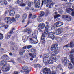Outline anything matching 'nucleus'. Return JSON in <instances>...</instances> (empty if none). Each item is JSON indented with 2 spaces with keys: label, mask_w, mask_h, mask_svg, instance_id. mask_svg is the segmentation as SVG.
<instances>
[{
  "label": "nucleus",
  "mask_w": 74,
  "mask_h": 74,
  "mask_svg": "<svg viewBox=\"0 0 74 74\" xmlns=\"http://www.w3.org/2000/svg\"><path fill=\"white\" fill-rule=\"evenodd\" d=\"M38 27H40L41 29H44V27H45V24H44V23H40L38 25Z\"/></svg>",
  "instance_id": "nucleus-17"
},
{
  "label": "nucleus",
  "mask_w": 74,
  "mask_h": 74,
  "mask_svg": "<svg viewBox=\"0 0 74 74\" xmlns=\"http://www.w3.org/2000/svg\"><path fill=\"white\" fill-rule=\"evenodd\" d=\"M45 23L47 25L46 26V27H47L48 28H49V27H50V24H49V23L48 22H45Z\"/></svg>",
  "instance_id": "nucleus-32"
},
{
  "label": "nucleus",
  "mask_w": 74,
  "mask_h": 74,
  "mask_svg": "<svg viewBox=\"0 0 74 74\" xmlns=\"http://www.w3.org/2000/svg\"><path fill=\"white\" fill-rule=\"evenodd\" d=\"M59 53V51L58 50H55L54 52H53V54H52L49 58V59L48 61V62L49 64H52L53 62H56V60L57 58L55 57H53V56H55L56 55H57Z\"/></svg>",
  "instance_id": "nucleus-2"
},
{
  "label": "nucleus",
  "mask_w": 74,
  "mask_h": 74,
  "mask_svg": "<svg viewBox=\"0 0 74 74\" xmlns=\"http://www.w3.org/2000/svg\"><path fill=\"white\" fill-rule=\"evenodd\" d=\"M43 73L45 74H56V72H51V71L50 69H47L46 68H44L43 70Z\"/></svg>",
  "instance_id": "nucleus-6"
},
{
  "label": "nucleus",
  "mask_w": 74,
  "mask_h": 74,
  "mask_svg": "<svg viewBox=\"0 0 74 74\" xmlns=\"http://www.w3.org/2000/svg\"><path fill=\"white\" fill-rule=\"evenodd\" d=\"M72 7L74 9V4L72 6Z\"/></svg>",
  "instance_id": "nucleus-63"
},
{
  "label": "nucleus",
  "mask_w": 74,
  "mask_h": 74,
  "mask_svg": "<svg viewBox=\"0 0 74 74\" xmlns=\"http://www.w3.org/2000/svg\"><path fill=\"white\" fill-rule=\"evenodd\" d=\"M35 3V7L36 8H40V0H34Z\"/></svg>",
  "instance_id": "nucleus-8"
},
{
  "label": "nucleus",
  "mask_w": 74,
  "mask_h": 74,
  "mask_svg": "<svg viewBox=\"0 0 74 74\" xmlns=\"http://www.w3.org/2000/svg\"><path fill=\"white\" fill-rule=\"evenodd\" d=\"M20 18V15L19 14H17L15 16V18L14 19H15V21H16V20L18 21V20H19V19Z\"/></svg>",
  "instance_id": "nucleus-25"
},
{
  "label": "nucleus",
  "mask_w": 74,
  "mask_h": 74,
  "mask_svg": "<svg viewBox=\"0 0 74 74\" xmlns=\"http://www.w3.org/2000/svg\"><path fill=\"white\" fill-rule=\"evenodd\" d=\"M58 47V44H56L53 45L51 48V51H52L55 50V49H56V47Z\"/></svg>",
  "instance_id": "nucleus-19"
},
{
  "label": "nucleus",
  "mask_w": 74,
  "mask_h": 74,
  "mask_svg": "<svg viewBox=\"0 0 74 74\" xmlns=\"http://www.w3.org/2000/svg\"><path fill=\"white\" fill-rule=\"evenodd\" d=\"M32 47V46L31 45H29L27 47V48L28 49H30V48H31Z\"/></svg>",
  "instance_id": "nucleus-48"
},
{
  "label": "nucleus",
  "mask_w": 74,
  "mask_h": 74,
  "mask_svg": "<svg viewBox=\"0 0 74 74\" xmlns=\"http://www.w3.org/2000/svg\"><path fill=\"white\" fill-rule=\"evenodd\" d=\"M42 19L39 18L38 19V22H41L42 21Z\"/></svg>",
  "instance_id": "nucleus-46"
},
{
  "label": "nucleus",
  "mask_w": 74,
  "mask_h": 74,
  "mask_svg": "<svg viewBox=\"0 0 74 74\" xmlns=\"http://www.w3.org/2000/svg\"><path fill=\"white\" fill-rule=\"evenodd\" d=\"M55 34L53 32H49L48 33V36L49 38H51L52 40H53L55 39Z\"/></svg>",
  "instance_id": "nucleus-11"
},
{
  "label": "nucleus",
  "mask_w": 74,
  "mask_h": 74,
  "mask_svg": "<svg viewBox=\"0 0 74 74\" xmlns=\"http://www.w3.org/2000/svg\"><path fill=\"white\" fill-rule=\"evenodd\" d=\"M53 70L54 71H57V68L56 67H53L52 68Z\"/></svg>",
  "instance_id": "nucleus-45"
},
{
  "label": "nucleus",
  "mask_w": 74,
  "mask_h": 74,
  "mask_svg": "<svg viewBox=\"0 0 74 74\" xmlns=\"http://www.w3.org/2000/svg\"><path fill=\"white\" fill-rule=\"evenodd\" d=\"M60 15L59 14H58L57 15L54 16V17L55 19H56V18H58V17H60Z\"/></svg>",
  "instance_id": "nucleus-42"
},
{
  "label": "nucleus",
  "mask_w": 74,
  "mask_h": 74,
  "mask_svg": "<svg viewBox=\"0 0 74 74\" xmlns=\"http://www.w3.org/2000/svg\"><path fill=\"white\" fill-rule=\"evenodd\" d=\"M46 14L47 15H48L49 14V12L48 11H47L46 12Z\"/></svg>",
  "instance_id": "nucleus-55"
},
{
  "label": "nucleus",
  "mask_w": 74,
  "mask_h": 74,
  "mask_svg": "<svg viewBox=\"0 0 74 74\" xmlns=\"http://www.w3.org/2000/svg\"><path fill=\"white\" fill-rule=\"evenodd\" d=\"M37 31H35L32 35H31L27 37L28 39H30V41L31 42V44H36L38 43V41L37 40Z\"/></svg>",
  "instance_id": "nucleus-1"
},
{
  "label": "nucleus",
  "mask_w": 74,
  "mask_h": 74,
  "mask_svg": "<svg viewBox=\"0 0 74 74\" xmlns=\"http://www.w3.org/2000/svg\"><path fill=\"white\" fill-rule=\"evenodd\" d=\"M27 5L29 6V7H31V3L30 1H27Z\"/></svg>",
  "instance_id": "nucleus-39"
},
{
  "label": "nucleus",
  "mask_w": 74,
  "mask_h": 74,
  "mask_svg": "<svg viewBox=\"0 0 74 74\" xmlns=\"http://www.w3.org/2000/svg\"><path fill=\"white\" fill-rule=\"evenodd\" d=\"M43 4H46V6L47 7H49V8H51L53 7V5L54 4V3H52L51 0H43L42 3V6L43 5Z\"/></svg>",
  "instance_id": "nucleus-3"
},
{
  "label": "nucleus",
  "mask_w": 74,
  "mask_h": 74,
  "mask_svg": "<svg viewBox=\"0 0 74 74\" xmlns=\"http://www.w3.org/2000/svg\"><path fill=\"white\" fill-rule=\"evenodd\" d=\"M30 10L32 11H34V9L33 8H30Z\"/></svg>",
  "instance_id": "nucleus-49"
},
{
  "label": "nucleus",
  "mask_w": 74,
  "mask_h": 74,
  "mask_svg": "<svg viewBox=\"0 0 74 74\" xmlns=\"http://www.w3.org/2000/svg\"><path fill=\"white\" fill-rule=\"evenodd\" d=\"M38 66L39 67H41V66L39 64H38Z\"/></svg>",
  "instance_id": "nucleus-59"
},
{
  "label": "nucleus",
  "mask_w": 74,
  "mask_h": 74,
  "mask_svg": "<svg viewBox=\"0 0 74 74\" xmlns=\"http://www.w3.org/2000/svg\"><path fill=\"white\" fill-rule=\"evenodd\" d=\"M11 44H12V46L10 47V48L12 49H15V50H16L18 49V48H17V46H15V45H14V43L11 42Z\"/></svg>",
  "instance_id": "nucleus-18"
},
{
  "label": "nucleus",
  "mask_w": 74,
  "mask_h": 74,
  "mask_svg": "<svg viewBox=\"0 0 74 74\" xmlns=\"http://www.w3.org/2000/svg\"><path fill=\"white\" fill-rule=\"evenodd\" d=\"M15 30V29L14 28H13L12 29V30L10 32V34H12V30Z\"/></svg>",
  "instance_id": "nucleus-50"
},
{
  "label": "nucleus",
  "mask_w": 74,
  "mask_h": 74,
  "mask_svg": "<svg viewBox=\"0 0 74 74\" xmlns=\"http://www.w3.org/2000/svg\"><path fill=\"white\" fill-rule=\"evenodd\" d=\"M63 32V29L62 28H60L58 29L55 31V33L57 35H59L60 34L62 33Z\"/></svg>",
  "instance_id": "nucleus-9"
},
{
  "label": "nucleus",
  "mask_w": 74,
  "mask_h": 74,
  "mask_svg": "<svg viewBox=\"0 0 74 74\" xmlns=\"http://www.w3.org/2000/svg\"><path fill=\"white\" fill-rule=\"evenodd\" d=\"M10 37H11L10 35H7L6 36L5 38V39H6V40H8V39H9V38H10Z\"/></svg>",
  "instance_id": "nucleus-35"
},
{
  "label": "nucleus",
  "mask_w": 74,
  "mask_h": 74,
  "mask_svg": "<svg viewBox=\"0 0 74 74\" xmlns=\"http://www.w3.org/2000/svg\"><path fill=\"white\" fill-rule=\"evenodd\" d=\"M9 55H10V56H12L13 55V54H12V53H9Z\"/></svg>",
  "instance_id": "nucleus-56"
},
{
  "label": "nucleus",
  "mask_w": 74,
  "mask_h": 74,
  "mask_svg": "<svg viewBox=\"0 0 74 74\" xmlns=\"http://www.w3.org/2000/svg\"><path fill=\"white\" fill-rule=\"evenodd\" d=\"M68 67L69 69H73V65L71 63H69V66H68Z\"/></svg>",
  "instance_id": "nucleus-31"
},
{
  "label": "nucleus",
  "mask_w": 74,
  "mask_h": 74,
  "mask_svg": "<svg viewBox=\"0 0 74 74\" xmlns=\"http://www.w3.org/2000/svg\"><path fill=\"white\" fill-rule=\"evenodd\" d=\"M30 71L28 70H25V72L26 74H29V72Z\"/></svg>",
  "instance_id": "nucleus-41"
},
{
  "label": "nucleus",
  "mask_w": 74,
  "mask_h": 74,
  "mask_svg": "<svg viewBox=\"0 0 74 74\" xmlns=\"http://www.w3.org/2000/svg\"><path fill=\"white\" fill-rule=\"evenodd\" d=\"M45 35L43 33L41 38V40H45Z\"/></svg>",
  "instance_id": "nucleus-37"
},
{
  "label": "nucleus",
  "mask_w": 74,
  "mask_h": 74,
  "mask_svg": "<svg viewBox=\"0 0 74 74\" xmlns=\"http://www.w3.org/2000/svg\"><path fill=\"white\" fill-rule=\"evenodd\" d=\"M58 11L60 14H62V12H63V10H62V9L60 8L58 9Z\"/></svg>",
  "instance_id": "nucleus-36"
},
{
  "label": "nucleus",
  "mask_w": 74,
  "mask_h": 74,
  "mask_svg": "<svg viewBox=\"0 0 74 74\" xmlns=\"http://www.w3.org/2000/svg\"><path fill=\"white\" fill-rule=\"evenodd\" d=\"M22 69L23 70H29V71H30L31 70L30 68H28L27 66H23L22 67Z\"/></svg>",
  "instance_id": "nucleus-22"
},
{
  "label": "nucleus",
  "mask_w": 74,
  "mask_h": 74,
  "mask_svg": "<svg viewBox=\"0 0 74 74\" xmlns=\"http://www.w3.org/2000/svg\"><path fill=\"white\" fill-rule=\"evenodd\" d=\"M56 27V25H55L53 26V28L54 29H55V28Z\"/></svg>",
  "instance_id": "nucleus-60"
},
{
  "label": "nucleus",
  "mask_w": 74,
  "mask_h": 74,
  "mask_svg": "<svg viewBox=\"0 0 74 74\" xmlns=\"http://www.w3.org/2000/svg\"><path fill=\"white\" fill-rule=\"evenodd\" d=\"M5 21L8 23L11 24V23H12L13 22H15L16 20L14 19V17L11 18L10 17H7L5 18Z\"/></svg>",
  "instance_id": "nucleus-5"
},
{
  "label": "nucleus",
  "mask_w": 74,
  "mask_h": 74,
  "mask_svg": "<svg viewBox=\"0 0 74 74\" xmlns=\"http://www.w3.org/2000/svg\"><path fill=\"white\" fill-rule=\"evenodd\" d=\"M26 37H27L26 36H24L23 37L22 40L24 42H26Z\"/></svg>",
  "instance_id": "nucleus-29"
},
{
  "label": "nucleus",
  "mask_w": 74,
  "mask_h": 74,
  "mask_svg": "<svg viewBox=\"0 0 74 74\" xmlns=\"http://www.w3.org/2000/svg\"><path fill=\"white\" fill-rule=\"evenodd\" d=\"M27 32L28 34H30L32 33V29H29L27 31Z\"/></svg>",
  "instance_id": "nucleus-40"
},
{
  "label": "nucleus",
  "mask_w": 74,
  "mask_h": 74,
  "mask_svg": "<svg viewBox=\"0 0 74 74\" xmlns=\"http://www.w3.org/2000/svg\"><path fill=\"white\" fill-rule=\"evenodd\" d=\"M2 59L3 60L4 62L3 61L2 62H3V63L5 64L6 63H7V61L6 60L7 59H8V56L6 55H3L1 57Z\"/></svg>",
  "instance_id": "nucleus-10"
},
{
  "label": "nucleus",
  "mask_w": 74,
  "mask_h": 74,
  "mask_svg": "<svg viewBox=\"0 0 74 74\" xmlns=\"http://www.w3.org/2000/svg\"><path fill=\"white\" fill-rule=\"evenodd\" d=\"M17 1L18 3L19 4V5L23 3V0H18Z\"/></svg>",
  "instance_id": "nucleus-38"
},
{
  "label": "nucleus",
  "mask_w": 74,
  "mask_h": 74,
  "mask_svg": "<svg viewBox=\"0 0 74 74\" xmlns=\"http://www.w3.org/2000/svg\"><path fill=\"white\" fill-rule=\"evenodd\" d=\"M65 29L66 30H67V29H69V27L67 26V27H65Z\"/></svg>",
  "instance_id": "nucleus-53"
},
{
  "label": "nucleus",
  "mask_w": 74,
  "mask_h": 74,
  "mask_svg": "<svg viewBox=\"0 0 74 74\" xmlns=\"http://www.w3.org/2000/svg\"><path fill=\"white\" fill-rule=\"evenodd\" d=\"M61 1H65L66 2V1H67V0H61Z\"/></svg>",
  "instance_id": "nucleus-62"
},
{
  "label": "nucleus",
  "mask_w": 74,
  "mask_h": 74,
  "mask_svg": "<svg viewBox=\"0 0 74 74\" xmlns=\"http://www.w3.org/2000/svg\"><path fill=\"white\" fill-rule=\"evenodd\" d=\"M69 62V61L67 60V58L65 57L64 58L63 62L64 65H66L67 63Z\"/></svg>",
  "instance_id": "nucleus-21"
},
{
  "label": "nucleus",
  "mask_w": 74,
  "mask_h": 74,
  "mask_svg": "<svg viewBox=\"0 0 74 74\" xmlns=\"http://www.w3.org/2000/svg\"><path fill=\"white\" fill-rule=\"evenodd\" d=\"M72 19L71 16H70L69 15H67L66 18V21H68V22H70V21H71Z\"/></svg>",
  "instance_id": "nucleus-23"
},
{
  "label": "nucleus",
  "mask_w": 74,
  "mask_h": 74,
  "mask_svg": "<svg viewBox=\"0 0 74 74\" xmlns=\"http://www.w3.org/2000/svg\"><path fill=\"white\" fill-rule=\"evenodd\" d=\"M0 3H1L2 4H4V5L7 4V1L4 0H0Z\"/></svg>",
  "instance_id": "nucleus-24"
},
{
  "label": "nucleus",
  "mask_w": 74,
  "mask_h": 74,
  "mask_svg": "<svg viewBox=\"0 0 74 74\" xmlns=\"http://www.w3.org/2000/svg\"><path fill=\"white\" fill-rule=\"evenodd\" d=\"M31 52L32 53H33V54H32L31 53H29V56H30L31 57H32L33 58H35L37 55V53H36V50H35V49H31Z\"/></svg>",
  "instance_id": "nucleus-7"
},
{
  "label": "nucleus",
  "mask_w": 74,
  "mask_h": 74,
  "mask_svg": "<svg viewBox=\"0 0 74 74\" xmlns=\"http://www.w3.org/2000/svg\"><path fill=\"white\" fill-rule=\"evenodd\" d=\"M24 32H27V30L26 29H25V30H24Z\"/></svg>",
  "instance_id": "nucleus-61"
},
{
  "label": "nucleus",
  "mask_w": 74,
  "mask_h": 74,
  "mask_svg": "<svg viewBox=\"0 0 74 74\" xmlns=\"http://www.w3.org/2000/svg\"><path fill=\"white\" fill-rule=\"evenodd\" d=\"M48 27H45V30L44 33L45 34H47L48 33Z\"/></svg>",
  "instance_id": "nucleus-26"
},
{
  "label": "nucleus",
  "mask_w": 74,
  "mask_h": 74,
  "mask_svg": "<svg viewBox=\"0 0 74 74\" xmlns=\"http://www.w3.org/2000/svg\"><path fill=\"white\" fill-rule=\"evenodd\" d=\"M34 66H35V67H37L38 66V64H34Z\"/></svg>",
  "instance_id": "nucleus-54"
},
{
  "label": "nucleus",
  "mask_w": 74,
  "mask_h": 74,
  "mask_svg": "<svg viewBox=\"0 0 74 74\" xmlns=\"http://www.w3.org/2000/svg\"><path fill=\"white\" fill-rule=\"evenodd\" d=\"M69 57L71 60V62L72 63H73V64H74V56L72 54H70L69 55Z\"/></svg>",
  "instance_id": "nucleus-20"
},
{
  "label": "nucleus",
  "mask_w": 74,
  "mask_h": 74,
  "mask_svg": "<svg viewBox=\"0 0 74 74\" xmlns=\"http://www.w3.org/2000/svg\"><path fill=\"white\" fill-rule=\"evenodd\" d=\"M27 14H25L23 15L22 16V19L24 20L26 19L27 16Z\"/></svg>",
  "instance_id": "nucleus-30"
},
{
  "label": "nucleus",
  "mask_w": 74,
  "mask_h": 74,
  "mask_svg": "<svg viewBox=\"0 0 74 74\" xmlns=\"http://www.w3.org/2000/svg\"><path fill=\"white\" fill-rule=\"evenodd\" d=\"M57 40L58 41H60L61 40V38L58 37L57 38Z\"/></svg>",
  "instance_id": "nucleus-51"
},
{
  "label": "nucleus",
  "mask_w": 74,
  "mask_h": 74,
  "mask_svg": "<svg viewBox=\"0 0 74 74\" xmlns=\"http://www.w3.org/2000/svg\"><path fill=\"white\" fill-rule=\"evenodd\" d=\"M3 62L1 61L0 62V65H4L2 68V70L3 71H8L10 70V66L8 64H7L6 62L5 63L3 64Z\"/></svg>",
  "instance_id": "nucleus-4"
},
{
  "label": "nucleus",
  "mask_w": 74,
  "mask_h": 74,
  "mask_svg": "<svg viewBox=\"0 0 74 74\" xmlns=\"http://www.w3.org/2000/svg\"><path fill=\"white\" fill-rule=\"evenodd\" d=\"M45 13L43 11H41L40 12V17H42L43 16H44Z\"/></svg>",
  "instance_id": "nucleus-28"
},
{
  "label": "nucleus",
  "mask_w": 74,
  "mask_h": 74,
  "mask_svg": "<svg viewBox=\"0 0 74 74\" xmlns=\"http://www.w3.org/2000/svg\"><path fill=\"white\" fill-rule=\"evenodd\" d=\"M27 48V47H26V46H25L24 47H23V48H22V49H26Z\"/></svg>",
  "instance_id": "nucleus-52"
},
{
  "label": "nucleus",
  "mask_w": 74,
  "mask_h": 74,
  "mask_svg": "<svg viewBox=\"0 0 74 74\" xmlns=\"http://www.w3.org/2000/svg\"><path fill=\"white\" fill-rule=\"evenodd\" d=\"M15 10L14 9H13L12 10L9 11V15L12 16H14L15 14Z\"/></svg>",
  "instance_id": "nucleus-13"
},
{
  "label": "nucleus",
  "mask_w": 74,
  "mask_h": 74,
  "mask_svg": "<svg viewBox=\"0 0 74 74\" xmlns=\"http://www.w3.org/2000/svg\"><path fill=\"white\" fill-rule=\"evenodd\" d=\"M74 1V0H69V1L70 3H71V2H73Z\"/></svg>",
  "instance_id": "nucleus-57"
},
{
  "label": "nucleus",
  "mask_w": 74,
  "mask_h": 74,
  "mask_svg": "<svg viewBox=\"0 0 74 74\" xmlns=\"http://www.w3.org/2000/svg\"><path fill=\"white\" fill-rule=\"evenodd\" d=\"M4 38V36L2 34L0 33V40H3Z\"/></svg>",
  "instance_id": "nucleus-34"
},
{
  "label": "nucleus",
  "mask_w": 74,
  "mask_h": 74,
  "mask_svg": "<svg viewBox=\"0 0 74 74\" xmlns=\"http://www.w3.org/2000/svg\"><path fill=\"white\" fill-rule=\"evenodd\" d=\"M54 25H56V27H59L63 25V23L60 21H58L54 24Z\"/></svg>",
  "instance_id": "nucleus-15"
},
{
  "label": "nucleus",
  "mask_w": 74,
  "mask_h": 74,
  "mask_svg": "<svg viewBox=\"0 0 74 74\" xmlns=\"http://www.w3.org/2000/svg\"><path fill=\"white\" fill-rule=\"evenodd\" d=\"M30 60H32V61L33 60V58H31L30 59Z\"/></svg>",
  "instance_id": "nucleus-64"
},
{
  "label": "nucleus",
  "mask_w": 74,
  "mask_h": 74,
  "mask_svg": "<svg viewBox=\"0 0 74 74\" xmlns=\"http://www.w3.org/2000/svg\"><path fill=\"white\" fill-rule=\"evenodd\" d=\"M45 56H46L47 57H45L43 58V62L44 63H47L48 59V57L49 56V54L46 53Z\"/></svg>",
  "instance_id": "nucleus-12"
},
{
  "label": "nucleus",
  "mask_w": 74,
  "mask_h": 74,
  "mask_svg": "<svg viewBox=\"0 0 74 74\" xmlns=\"http://www.w3.org/2000/svg\"><path fill=\"white\" fill-rule=\"evenodd\" d=\"M70 11H71L72 12V13L71 14L72 16H74V10L72 9H69L68 8H67L66 9V12L68 13H69V14H70Z\"/></svg>",
  "instance_id": "nucleus-14"
},
{
  "label": "nucleus",
  "mask_w": 74,
  "mask_h": 74,
  "mask_svg": "<svg viewBox=\"0 0 74 74\" xmlns=\"http://www.w3.org/2000/svg\"><path fill=\"white\" fill-rule=\"evenodd\" d=\"M69 5L70 7H71V6H72V5H73V4L72 3H69Z\"/></svg>",
  "instance_id": "nucleus-58"
},
{
  "label": "nucleus",
  "mask_w": 74,
  "mask_h": 74,
  "mask_svg": "<svg viewBox=\"0 0 74 74\" xmlns=\"http://www.w3.org/2000/svg\"><path fill=\"white\" fill-rule=\"evenodd\" d=\"M25 50L23 49H22L19 52V54L20 55H23V53L25 52Z\"/></svg>",
  "instance_id": "nucleus-27"
},
{
  "label": "nucleus",
  "mask_w": 74,
  "mask_h": 74,
  "mask_svg": "<svg viewBox=\"0 0 74 74\" xmlns=\"http://www.w3.org/2000/svg\"><path fill=\"white\" fill-rule=\"evenodd\" d=\"M8 27V25H5V24L4 23H1V24H0V28H1V27H4L5 29H7Z\"/></svg>",
  "instance_id": "nucleus-16"
},
{
  "label": "nucleus",
  "mask_w": 74,
  "mask_h": 74,
  "mask_svg": "<svg viewBox=\"0 0 74 74\" xmlns=\"http://www.w3.org/2000/svg\"><path fill=\"white\" fill-rule=\"evenodd\" d=\"M67 15H63L62 16V19H66V18L67 17Z\"/></svg>",
  "instance_id": "nucleus-33"
},
{
  "label": "nucleus",
  "mask_w": 74,
  "mask_h": 74,
  "mask_svg": "<svg viewBox=\"0 0 74 74\" xmlns=\"http://www.w3.org/2000/svg\"><path fill=\"white\" fill-rule=\"evenodd\" d=\"M32 17L33 16H32V14H30L28 18H32Z\"/></svg>",
  "instance_id": "nucleus-47"
},
{
  "label": "nucleus",
  "mask_w": 74,
  "mask_h": 74,
  "mask_svg": "<svg viewBox=\"0 0 74 74\" xmlns=\"http://www.w3.org/2000/svg\"><path fill=\"white\" fill-rule=\"evenodd\" d=\"M37 18V16H36V15H35L32 16V18H31V19L33 21V20H34V18Z\"/></svg>",
  "instance_id": "nucleus-43"
},
{
  "label": "nucleus",
  "mask_w": 74,
  "mask_h": 74,
  "mask_svg": "<svg viewBox=\"0 0 74 74\" xmlns=\"http://www.w3.org/2000/svg\"><path fill=\"white\" fill-rule=\"evenodd\" d=\"M20 6H21V7H25V5H26L25 4L21 3V4H20L19 5Z\"/></svg>",
  "instance_id": "nucleus-44"
}]
</instances>
